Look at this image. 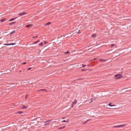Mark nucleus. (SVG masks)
Returning <instances> with one entry per match:
<instances>
[{"instance_id": "obj_29", "label": "nucleus", "mask_w": 131, "mask_h": 131, "mask_svg": "<svg viewBox=\"0 0 131 131\" xmlns=\"http://www.w3.org/2000/svg\"><path fill=\"white\" fill-rule=\"evenodd\" d=\"M91 101L89 102V103H91L93 101V99H91Z\"/></svg>"}, {"instance_id": "obj_49", "label": "nucleus", "mask_w": 131, "mask_h": 131, "mask_svg": "<svg viewBox=\"0 0 131 131\" xmlns=\"http://www.w3.org/2000/svg\"><path fill=\"white\" fill-rule=\"evenodd\" d=\"M115 54L116 53L115 52Z\"/></svg>"}, {"instance_id": "obj_47", "label": "nucleus", "mask_w": 131, "mask_h": 131, "mask_svg": "<svg viewBox=\"0 0 131 131\" xmlns=\"http://www.w3.org/2000/svg\"><path fill=\"white\" fill-rule=\"evenodd\" d=\"M117 56V55H116V57Z\"/></svg>"}, {"instance_id": "obj_35", "label": "nucleus", "mask_w": 131, "mask_h": 131, "mask_svg": "<svg viewBox=\"0 0 131 131\" xmlns=\"http://www.w3.org/2000/svg\"><path fill=\"white\" fill-rule=\"evenodd\" d=\"M7 44L4 43V44H3V45L7 46Z\"/></svg>"}, {"instance_id": "obj_11", "label": "nucleus", "mask_w": 131, "mask_h": 131, "mask_svg": "<svg viewBox=\"0 0 131 131\" xmlns=\"http://www.w3.org/2000/svg\"><path fill=\"white\" fill-rule=\"evenodd\" d=\"M51 121L50 120V121H47V122H45V124L46 125H47V124H48L49 123V122L50 121Z\"/></svg>"}, {"instance_id": "obj_34", "label": "nucleus", "mask_w": 131, "mask_h": 131, "mask_svg": "<svg viewBox=\"0 0 131 131\" xmlns=\"http://www.w3.org/2000/svg\"><path fill=\"white\" fill-rule=\"evenodd\" d=\"M40 40H37V42L38 43V42H39L40 41Z\"/></svg>"}, {"instance_id": "obj_6", "label": "nucleus", "mask_w": 131, "mask_h": 131, "mask_svg": "<svg viewBox=\"0 0 131 131\" xmlns=\"http://www.w3.org/2000/svg\"><path fill=\"white\" fill-rule=\"evenodd\" d=\"M16 18H12L9 19V20L10 21H12L14 20V19H15Z\"/></svg>"}, {"instance_id": "obj_33", "label": "nucleus", "mask_w": 131, "mask_h": 131, "mask_svg": "<svg viewBox=\"0 0 131 131\" xmlns=\"http://www.w3.org/2000/svg\"><path fill=\"white\" fill-rule=\"evenodd\" d=\"M44 42L45 44H46L47 43V42L46 41H44Z\"/></svg>"}, {"instance_id": "obj_2", "label": "nucleus", "mask_w": 131, "mask_h": 131, "mask_svg": "<svg viewBox=\"0 0 131 131\" xmlns=\"http://www.w3.org/2000/svg\"><path fill=\"white\" fill-rule=\"evenodd\" d=\"M125 126L126 125L125 124L116 125H115V128L122 127Z\"/></svg>"}, {"instance_id": "obj_15", "label": "nucleus", "mask_w": 131, "mask_h": 131, "mask_svg": "<svg viewBox=\"0 0 131 131\" xmlns=\"http://www.w3.org/2000/svg\"><path fill=\"white\" fill-rule=\"evenodd\" d=\"M68 121V120H67V121L65 120H63L62 121V122H67Z\"/></svg>"}, {"instance_id": "obj_19", "label": "nucleus", "mask_w": 131, "mask_h": 131, "mask_svg": "<svg viewBox=\"0 0 131 131\" xmlns=\"http://www.w3.org/2000/svg\"><path fill=\"white\" fill-rule=\"evenodd\" d=\"M118 26V25L117 24H115V28H116V27H118L119 26Z\"/></svg>"}, {"instance_id": "obj_16", "label": "nucleus", "mask_w": 131, "mask_h": 131, "mask_svg": "<svg viewBox=\"0 0 131 131\" xmlns=\"http://www.w3.org/2000/svg\"><path fill=\"white\" fill-rule=\"evenodd\" d=\"M39 91H47L45 89H40L39 90Z\"/></svg>"}, {"instance_id": "obj_32", "label": "nucleus", "mask_w": 131, "mask_h": 131, "mask_svg": "<svg viewBox=\"0 0 131 131\" xmlns=\"http://www.w3.org/2000/svg\"><path fill=\"white\" fill-rule=\"evenodd\" d=\"M10 45V43H8L7 44V46Z\"/></svg>"}, {"instance_id": "obj_40", "label": "nucleus", "mask_w": 131, "mask_h": 131, "mask_svg": "<svg viewBox=\"0 0 131 131\" xmlns=\"http://www.w3.org/2000/svg\"><path fill=\"white\" fill-rule=\"evenodd\" d=\"M82 79L80 78V79H78V80H80V79Z\"/></svg>"}, {"instance_id": "obj_1", "label": "nucleus", "mask_w": 131, "mask_h": 131, "mask_svg": "<svg viewBox=\"0 0 131 131\" xmlns=\"http://www.w3.org/2000/svg\"><path fill=\"white\" fill-rule=\"evenodd\" d=\"M122 73V72H121V73L115 74V80H117L123 77L121 74Z\"/></svg>"}, {"instance_id": "obj_44", "label": "nucleus", "mask_w": 131, "mask_h": 131, "mask_svg": "<svg viewBox=\"0 0 131 131\" xmlns=\"http://www.w3.org/2000/svg\"><path fill=\"white\" fill-rule=\"evenodd\" d=\"M64 118H63L62 119H64Z\"/></svg>"}, {"instance_id": "obj_27", "label": "nucleus", "mask_w": 131, "mask_h": 131, "mask_svg": "<svg viewBox=\"0 0 131 131\" xmlns=\"http://www.w3.org/2000/svg\"><path fill=\"white\" fill-rule=\"evenodd\" d=\"M82 67H84L85 66H86V65H84L83 64H82Z\"/></svg>"}, {"instance_id": "obj_9", "label": "nucleus", "mask_w": 131, "mask_h": 131, "mask_svg": "<svg viewBox=\"0 0 131 131\" xmlns=\"http://www.w3.org/2000/svg\"><path fill=\"white\" fill-rule=\"evenodd\" d=\"M15 32V31H13L12 32H10V35H12Z\"/></svg>"}, {"instance_id": "obj_41", "label": "nucleus", "mask_w": 131, "mask_h": 131, "mask_svg": "<svg viewBox=\"0 0 131 131\" xmlns=\"http://www.w3.org/2000/svg\"><path fill=\"white\" fill-rule=\"evenodd\" d=\"M114 45V44L112 45V46H113Z\"/></svg>"}, {"instance_id": "obj_43", "label": "nucleus", "mask_w": 131, "mask_h": 131, "mask_svg": "<svg viewBox=\"0 0 131 131\" xmlns=\"http://www.w3.org/2000/svg\"><path fill=\"white\" fill-rule=\"evenodd\" d=\"M79 30H78V32H79Z\"/></svg>"}, {"instance_id": "obj_4", "label": "nucleus", "mask_w": 131, "mask_h": 131, "mask_svg": "<svg viewBox=\"0 0 131 131\" xmlns=\"http://www.w3.org/2000/svg\"><path fill=\"white\" fill-rule=\"evenodd\" d=\"M77 103V101L76 100H75L72 103V105H74L75 104Z\"/></svg>"}, {"instance_id": "obj_42", "label": "nucleus", "mask_w": 131, "mask_h": 131, "mask_svg": "<svg viewBox=\"0 0 131 131\" xmlns=\"http://www.w3.org/2000/svg\"><path fill=\"white\" fill-rule=\"evenodd\" d=\"M87 66H89V65H88Z\"/></svg>"}, {"instance_id": "obj_5", "label": "nucleus", "mask_w": 131, "mask_h": 131, "mask_svg": "<svg viewBox=\"0 0 131 131\" xmlns=\"http://www.w3.org/2000/svg\"><path fill=\"white\" fill-rule=\"evenodd\" d=\"M32 26V25H31L30 24H28V25H27L26 26V27L27 28H29V27H30L31 26Z\"/></svg>"}, {"instance_id": "obj_21", "label": "nucleus", "mask_w": 131, "mask_h": 131, "mask_svg": "<svg viewBox=\"0 0 131 131\" xmlns=\"http://www.w3.org/2000/svg\"><path fill=\"white\" fill-rule=\"evenodd\" d=\"M119 108V107L117 106L115 104V109Z\"/></svg>"}, {"instance_id": "obj_37", "label": "nucleus", "mask_w": 131, "mask_h": 131, "mask_svg": "<svg viewBox=\"0 0 131 131\" xmlns=\"http://www.w3.org/2000/svg\"><path fill=\"white\" fill-rule=\"evenodd\" d=\"M73 105H72V104L71 105V107H73Z\"/></svg>"}, {"instance_id": "obj_31", "label": "nucleus", "mask_w": 131, "mask_h": 131, "mask_svg": "<svg viewBox=\"0 0 131 131\" xmlns=\"http://www.w3.org/2000/svg\"><path fill=\"white\" fill-rule=\"evenodd\" d=\"M31 68H29L28 69V70H30V69H31Z\"/></svg>"}, {"instance_id": "obj_39", "label": "nucleus", "mask_w": 131, "mask_h": 131, "mask_svg": "<svg viewBox=\"0 0 131 131\" xmlns=\"http://www.w3.org/2000/svg\"><path fill=\"white\" fill-rule=\"evenodd\" d=\"M27 98V96H25V99H26Z\"/></svg>"}, {"instance_id": "obj_36", "label": "nucleus", "mask_w": 131, "mask_h": 131, "mask_svg": "<svg viewBox=\"0 0 131 131\" xmlns=\"http://www.w3.org/2000/svg\"><path fill=\"white\" fill-rule=\"evenodd\" d=\"M76 32H77V33H78V34H79V33L80 32H78L77 31H76Z\"/></svg>"}, {"instance_id": "obj_30", "label": "nucleus", "mask_w": 131, "mask_h": 131, "mask_svg": "<svg viewBox=\"0 0 131 131\" xmlns=\"http://www.w3.org/2000/svg\"><path fill=\"white\" fill-rule=\"evenodd\" d=\"M37 36H36L33 37H32V38H37Z\"/></svg>"}, {"instance_id": "obj_28", "label": "nucleus", "mask_w": 131, "mask_h": 131, "mask_svg": "<svg viewBox=\"0 0 131 131\" xmlns=\"http://www.w3.org/2000/svg\"><path fill=\"white\" fill-rule=\"evenodd\" d=\"M81 71H85V70L83 69H81Z\"/></svg>"}, {"instance_id": "obj_26", "label": "nucleus", "mask_w": 131, "mask_h": 131, "mask_svg": "<svg viewBox=\"0 0 131 131\" xmlns=\"http://www.w3.org/2000/svg\"><path fill=\"white\" fill-rule=\"evenodd\" d=\"M26 62H24L23 63H22V64H26Z\"/></svg>"}, {"instance_id": "obj_20", "label": "nucleus", "mask_w": 131, "mask_h": 131, "mask_svg": "<svg viewBox=\"0 0 131 131\" xmlns=\"http://www.w3.org/2000/svg\"><path fill=\"white\" fill-rule=\"evenodd\" d=\"M89 121V120H87L85 122H84L83 123H82V124H85V123H86L88 121Z\"/></svg>"}, {"instance_id": "obj_12", "label": "nucleus", "mask_w": 131, "mask_h": 131, "mask_svg": "<svg viewBox=\"0 0 131 131\" xmlns=\"http://www.w3.org/2000/svg\"><path fill=\"white\" fill-rule=\"evenodd\" d=\"M96 36V35H95V34H92L91 35V36L92 37H95Z\"/></svg>"}, {"instance_id": "obj_18", "label": "nucleus", "mask_w": 131, "mask_h": 131, "mask_svg": "<svg viewBox=\"0 0 131 131\" xmlns=\"http://www.w3.org/2000/svg\"><path fill=\"white\" fill-rule=\"evenodd\" d=\"M108 105L110 106H114V105H112V104L111 103H109V104H108Z\"/></svg>"}, {"instance_id": "obj_3", "label": "nucleus", "mask_w": 131, "mask_h": 131, "mask_svg": "<svg viewBox=\"0 0 131 131\" xmlns=\"http://www.w3.org/2000/svg\"><path fill=\"white\" fill-rule=\"evenodd\" d=\"M27 14L25 12H23L21 13H19L18 14L19 16H22L25 15Z\"/></svg>"}, {"instance_id": "obj_45", "label": "nucleus", "mask_w": 131, "mask_h": 131, "mask_svg": "<svg viewBox=\"0 0 131 131\" xmlns=\"http://www.w3.org/2000/svg\"><path fill=\"white\" fill-rule=\"evenodd\" d=\"M96 59H95V60H96Z\"/></svg>"}, {"instance_id": "obj_48", "label": "nucleus", "mask_w": 131, "mask_h": 131, "mask_svg": "<svg viewBox=\"0 0 131 131\" xmlns=\"http://www.w3.org/2000/svg\"><path fill=\"white\" fill-rule=\"evenodd\" d=\"M117 56V55H116V57Z\"/></svg>"}, {"instance_id": "obj_24", "label": "nucleus", "mask_w": 131, "mask_h": 131, "mask_svg": "<svg viewBox=\"0 0 131 131\" xmlns=\"http://www.w3.org/2000/svg\"><path fill=\"white\" fill-rule=\"evenodd\" d=\"M15 44L14 43H10V45H15Z\"/></svg>"}, {"instance_id": "obj_8", "label": "nucleus", "mask_w": 131, "mask_h": 131, "mask_svg": "<svg viewBox=\"0 0 131 131\" xmlns=\"http://www.w3.org/2000/svg\"><path fill=\"white\" fill-rule=\"evenodd\" d=\"M51 23L50 22H48L47 23H46V24H44V25L46 26V25H49L50 24H51Z\"/></svg>"}, {"instance_id": "obj_25", "label": "nucleus", "mask_w": 131, "mask_h": 131, "mask_svg": "<svg viewBox=\"0 0 131 131\" xmlns=\"http://www.w3.org/2000/svg\"><path fill=\"white\" fill-rule=\"evenodd\" d=\"M34 44H37V41H35L34 42Z\"/></svg>"}, {"instance_id": "obj_10", "label": "nucleus", "mask_w": 131, "mask_h": 131, "mask_svg": "<svg viewBox=\"0 0 131 131\" xmlns=\"http://www.w3.org/2000/svg\"><path fill=\"white\" fill-rule=\"evenodd\" d=\"M5 19L4 18L2 19H1L0 20V21L2 22H3L5 21Z\"/></svg>"}, {"instance_id": "obj_38", "label": "nucleus", "mask_w": 131, "mask_h": 131, "mask_svg": "<svg viewBox=\"0 0 131 131\" xmlns=\"http://www.w3.org/2000/svg\"><path fill=\"white\" fill-rule=\"evenodd\" d=\"M62 127H60V128H59V129H62Z\"/></svg>"}, {"instance_id": "obj_14", "label": "nucleus", "mask_w": 131, "mask_h": 131, "mask_svg": "<svg viewBox=\"0 0 131 131\" xmlns=\"http://www.w3.org/2000/svg\"><path fill=\"white\" fill-rule=\"evenodd\" d=\"M43 45V43L42 42H41L39 44V46H42Z\"/></svg>"}, {"instance_id": "obj_23", "label": "nucleus", "mask_w": 131, "mask_h": 131, "mask_svg": "<svg viewBox=\"0 0 131 131\" xmlns=\"http://www.w3.org/2000/svg\"><path fill=\"white\" fill-rule=\"evenodd\" d=\"M65 54H69V52L68 51H67V52H65L64 53Z\"/></svg>"}, {"instance_id": "obj_17", "label": "nucleus", "mask_w": 131, "mask_h": 131, "mask_svg": "<svg viewBox=\"0 0 131 131\" xmlns=\"http://www.w3.org/2000/svg\"><path fill=\"white\" fill-rule=\"evenodd\" d=\"M23 109H25L26 108H27V107H26V106L25 105H24L23 106Z\"/></svg>"}, {"instance_id": "obj_22", "label": "nucleus", "mask_w": 131, "mask_h": 131, "mask_svg": "<svg viewBox=\"0 0 131 131\" xmlns=\"http://www.w3.org/2000/svg\"><path fill=\"white\" fill-rule=\"evenodd\" d=\"M22 113V112L21 111H18L17 112V113H18V114H20L21 113Z\"/></svg>"}, {"instance_id": "obj_13", "label": "nucleus", "mask_w": 131, "mask_h": 131, "mask_svg": "<svg viewBox=\"0 0 131 131\" xmlns=\"http://www.w3.org/2000/svg\"><path fill=\"white\" fill-rule=\"evenodd\" d=\"M100 60L102 62H103L106 61V60H102L101 59H100Z\"/></svg>"}, {"instance_id": "obj_7", "label": "nucleus", "mask_w": 131, "mask_h": 131, "mask_svg": "<svg viewBox=\"0 0 131 131\" xmlns=\"http://www.w3.org/2000/svg\"><path fill=\"white\" fill-rule=\"evenodd\" d=\"M16 23V22L15 21H14L12 22L11 23H10L9 24V25H12L14 24L15 23Z\"/></svg>"}, {"instance_id": "obj_46", "label": "nucleus", "mask_w": 131, "mask_h": 131, "mask_svg": "<svg viewBox=\"0 0 131 131\" xmlns=\"http://www.w3.org/2000/svg\"><path fill=\"white\" fill-rule=\"evenodd\" d=\"M21 72V71H20V72Z\"/></svg>"}]
</instances>
